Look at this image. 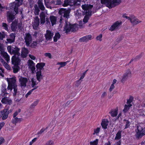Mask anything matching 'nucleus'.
<instances>
[{
	"label": "nucleus",
	"instance_id": "473e14b6",
	"mask_svg": "<svg viewBox=\"0 0 145 145\" xmlns=\"http://www.w3.org/2000/svg\"><path fill=\"white\" fill-rule=\"evenodd\" d=\"M14 97V100L16 102H19L23 97L22 95L21 94L19 95L18 94L15 95Z\"/></svg>",
	"mask_w": 145,
	"mask_h": 145
},
{
	"label": "nucleus",
	"instance_id": "cd10ccee",
	"mask_svg": "<svg viewBox=\"0 0 145 145\" xmlns=\"http://www.w3.org/2000/svg\"><path fill=\"white\" fill-rule=\"evenodd\" d=\"M37 80L40 82L43 78V77L41 74V71H38L36 73Z\"/></svg>",
	"mask_w": 145,
	"mask_h": 145
},
{
	"label": "nucleus",
	"instance_id": "9b49d317",
	"mask_svg": "<svg viewBox=\"0 0 145 145\" xmlns=\"http://www.w3.org/2000/svg\"><path fill=\"white\" fill-rule=\"evenodd\" d=\"M82 7L83 10L86 11V14H88V15H91V9L93 7L92 5H88L85 4L82 5Z\"/></svg>",
	"mask_w": 145,
	"mask_h": 145
},
{
	"label": "nucleus",
	"instance_id": "864d4df0",
	"mask_svg": "<svg viewBox=\"0 0 145 145\" xmlns=\"http://www.w3.org/2000/svg\"><path fill=\"white\" fill-rule=\"evenodd\" d=\"M20 112L21 110L20 109H19L18 111H16L13 114V117H16L18 113H20Z\"/></svg>",
	"mask_w": 145,
	"mask_h": 145
},
{
	"label": "nucleus",
	"instance_id": "c756f323",
	"mask_svg": "<svg viewBox=\"0 0 145 145\" xmlns=\"http://www.w3.org/2000/svg\"><path fill=\"white\" fill-rule=\"evenodd\" d=\"M31 85L32 87L33 88H35L36 87H37V88L38 86H36L38 84V82H37L35 79L33 78H32L31 79Z\"/></svg>",
	"mask_w": 145,
	"mask_h": 145
},
{
	"label": "nucleus",
	"instance_id": "ea45409f",
	"mask_svg": "<svg viewBox=\"0 0 145 145\" xmlns=\"http://www.w3.org/2000/svg\"><path fill=\"white\" fill-rule=\"evenodd\" d=\"M91 15H88V14H87V15H85L83 20V21L84 23H86L88 22V20L89 18V15L90 16Z\"/></svg>",
	"mask_w": 145,
	"mask_h": 145
},
{
	"label": "nucleus",
	"instance_id": "c9c22d12",
	"mask_svg": "<svg viewBox=\"0 0 145 145\" xmlns=\"http://www.w3.org/2000/svg\"><path fill=\"white\" fill-rule=\"evenodd\" d=\"M121 131H118L116 134V136L115 137L114 139L116 140H119L121 138Z\"/></svg>",
	"mask_w": 145,
	"mask_h": 145
},
{
	"label": "nucleus",
	"instance_id": "ddd939ff",
	"mask_svg": "<svg viewBox=\"0 0 145 145\" xmlns=\"http://www.w3.org/2000/svg\"><path fill=\"white\" fill-rule=\"evenodd\" d=\"M131 76V72L130 70L128 69L126 71L125 73L123 76L121 82H122L126 81L129 77H130Z\"/></svg>",
	"mask_w": 145,
	"mask_h": 145
},
{
	"label": "nucleus",
	"instance_id": "bb28decb",
	"mask_svg": "<svg viewBox=\"0 0 145 145\" xmlns=\"http://www.w3.org/2000/svg\"><path fill=\"white\" fill-rule=\"evenodd\" d=\"M52 25L53 26L56 24L57 21V17L54 16H51L50 17Z\"/></svg>",
	"mask_w": 145,
	"mask_h": 145
},
{
	"label": "nucleus",
	"instance_id": "603ef678",
	"mask_svg": "<svg viewBox=\"0 0 145 145\" xmlns=\"http://www.w3.org/2000/svg\"><path fill=\"white\" fill-rule=\"evenodd\" d=\"M54 142L52 140H49L45 144V145H53Z\"/></svg>",
	"mask_w": 145,
	"mask_h": 145
},
{
	"label": "nucleus",
	"instance_id": "2f4dec72",
	"mask_svg": "<svg viewBox=\"0 0 145 145\" xmlns=\"http://www.w3.org/2000/svg\"><path fill=\"white\" fill-rule=\"evenodd\" d=\"M123 123L125 124L124 129H126L129 127L130 125V122L129 121L127 120H124Z\"/></svg>",
	"mask_w": 145,
	"mask_h": 145
},
{
	"label": "nucleus",
	"instance_id": "052dcab7",
	"mask_svg": "<svg viewBox=\"0 0 145 145\" xmlns=\"http://www.w3.org/2000/svg\"><path fill=\"white\" fill-rule=\"evenodd\" d=\"M82 80H77L76 81V86H78L80 84Z\"/></svg>",
	"mask_w": 145,
	"mask_h": 145
},
{
	"label": "nucleus",
	"instance_id": "de8ad7c7",
	"mask_svg": "<svg viewBox=\"0 0 145 145\" xmlns=\"http://www.w3.org/2000/svg\"><path fill=\"white\" fill-rule=\"evenodd\" d=\"M133 99V98L132 96H131L129 99L127 100V104H131V103L132 102Z\"/></svg>",
	"mask_w": 145,
	"mask_h": 145
},
{
	"label": "nucleus",
	"instance_id": "09e8293b",
	"mask_svg": "<svg viewBox=\"0 0 145 145\" xmlns=\"http://www.w3.org/2000/svg\"><path fill=\"white\" fill-rule=\"evenodd\" d=\"M85 37L87 42L89 40L91 39L92 36L91 35H89L85 36Z\"/></svg>",
	"mask_w": 145,
	"mask_h": 145
},
{
	"label": "nucleus",
	"instance_id": "4468645a",
	"mask_svg": "<svg viewBox=\"0 0 145 145\" xmlns=\"http://www.w3.org/2000/svg\"><path fill=\"white\" fill-rule=\"evenodd\" d=\"M19 81L22 87H25L26 86V83L28 81L27 78L25 77L21 76L20 77Z\"/></svg>",
	"mask_w": 145,
	"mask_h": 145
},
{
	"label": "nucleus",
	"instance_id": "9d476101",
	"mask_svg": "<svg viewBox=\"0 0 145 145\" xmlns=\"http://www.w3.org/2000/svg\"><path fill=\"white\" fill-rule=\"evenodd\" d=\"M7 81L8 82V86L10 88L13 89V87L16 86L17 85L16 84V79L13 78H7L6 79Z\"/></svg>",
	"mask_w": 145,
	"mask_h": 145
},
{
	"label": "nucleus",
	"instance_id": "49530a36",
	"mask_svg": "<svg viewBox=\"0 0 145 145\" xmlns=\"http://www.w3.org/2000/svg\"><path fill=\"white\" fill-rule=\"evenodd\" d=\"M68 5H69V0H65L64 3L63 5V6L64 7H67Z\"/></svg>",
	"mask_w": 145,
	"mask_h": 145
},
{
	"label": "nucleus",
	"instance_id": "423d86ee",
	"mask_svg": "<svg viewBox=\"0 0 145 145\" xmlns=\"http://www.w3.org/2000/svg\"><path fill=\"white\" fill-rule=\"evenodd\" d=\"M142 124L139 125L137 126V131H136L135 136L137 139L141 138L145 135V127L142 126Z\"/></svg>",
	"mask_w": 145,
	"mask_h": 145
},
{
	"label": "nucleus",
	"instance_id": "f8f14e48",
	"mask_svg": "<svg viewBox=\"0 0 145 145\" xmlns=\"http://www.w3.org/2000/svg\"><path fill=\"white\" fill-rule=\"evenodd\" d=\"M29 68L31 69V73L33 74L35 72V63L31 60H29L27 62Z\"/></svg>",
	"mask_w": 145,
	"mask_h": 145
},
{
	"label": "nucleus",
	"instance_id": "6e6d98bb",
	"mask_svg": "<svg viewBox=\"0 0 145 145\" xmlns=\"http://www.w3.org/2000/svg\"><path fill=\"white\" fill-rule=\"evenodd\" d=\"M38 6L40 9L42 10H44L45 9V7L43 4L39 5Z\"/></svg>",
	"mask_w": 145,
	"mask_h": 145
},
{
	"label": "nucleus",
	"instance_id": "4be33fe9",
	"mask_svg": "<svg viewBox=\"0 0 145 145\" xmlns=\"http://www.w3.org/2000/svg\"><path fill=\"white\" fill-rule=\"evenodd\" d=\"M28 53V50L25 48H24L22 49L21 54L20 55V57L24 58L26 57Z\"/></svg>",
	"mask_w": 145,
	"mask_h": 145
},
{
	"label": "nucleus",
	"instance_id": "6e6552de",
	"mask_svg": "<svg viewBox=\"0 0 145 145\" xmlns=\"http://www.w3.org/2000/svg\"><path fill=\"white\" fill-rule=\"evenodd\" d=\"M25 44L27 46H29L31 42L32 37L31 35L29 33H26L24 37Z\"/></svg>",
	"mask_w": 145,
	"mask_h": 145
},
{
	"label": "nucleus",
	"instance_id": "e2e57ef3",
	"mask_svg": "<svg viewBox=\"0 0 145 145\" xmlns=\"http://www.w3.org/2000/svg\"><path fill=\"white\" fill-rule=\"evenodd\" d=\"M126 15V14H123V15L122 16V17L123 18H125L126 19H128V20H130L131 19V18H130L129 17H128V16H127Z\"/></svg>",
	"mask_w": 145,
	"mask_h": 145
},
{
	"label": "nucleus",
	"instance_id": "8fccbe9b",
	"mask_svg": "<svg viewBox=\"0 0 145 145\" xmlns=\"http://www.w3.org/2000/svg\"><path fill=\"white\" fill-rule=\"evenodd\" d=\"M5 33L3 32L2 33L0 32V39L3 40L5 37Z\"/></svg>",
	"mask_w": 145,
	"mask_h": 145
},
{
	"label": "nucleus",
	"instance_id": "f3484780",
	"mask_svg": "<svg viewBox=\"0 0 145 145\" xmlns=\"http://www.w3.org/2000/svg\"><path fill=\"white\" fill-rule=\"evenodd\" d=\"M80 0H69V5L71 6H74L75 7L80 5Z\"/></svg>",
	"mask_w": 145,
	"mask_h": 145
},
{
	"label": "nucleus",
	"instance_id": "5fc2aeb1",
	"mask_svg": "<svg viewBox=\"0 0 145 145\" xmlns=\"http://www.w3.org/2000/svg\"><path fill=\"white\" fill-rule=\"evenodd\" d=\"M67 62V61L59 63L58 64L60 65H61V67H64L66 65Z\"/></svg>",
	"mask_w": 145,
	"mask_h": 145
},
{
	"label": "nucleus",
	"instance_id": "69168bd1",
	"mask_svg": "<svg viewBox=\"0 0 145 145\" xmlns=\"http://www.w3.org/2000/svg\"><path fill=\"white\" fill-rule=\"evenodd\" d=\"M102 37V34H100L99 36H97L96 37V39L97 40H99L101 41V39Z\"/></svg>",
	"mask_w": 145,
	"mask_h": 145
},
{
	"label": "nucleus",
	"instance_id": "c85d7f7f",
	"mask_svg": "<svg viewBox=\"0 0 145 145\" xmlns=\"http://www.w3.org/2000/svg\"><path fill=\"white\" fill-rule=\"evenodd\" d=\"M22 119V118H18L17 117H13L12 120V122L13 123H16L18 122H20Z\"/></svg>",
	"mask_w": 145,
	"mask_h": 145
},
{
	"label": "nucleus",
	"instance_id": "a211bd4d",
	"mask_svg": "<svg viewBox=\"0 0 145 145\" xmlns=\"http://www.w3.org/2000/svg\"><path fill=\"white\" fill-rule=\"evenodd\" d=\"M121 22L117 21L115 22L110 27V30L111 31H113L118 28L121 25Z\"/></svg>",
	"mask_w": 145,
	"mask_h": 145
},
{
	"label": "nucleus",
	"instance_id": "5701e85b",
	"mask_svg": "<svg viewBox=\"0 0 145 145\" xmlns=\"http://www.w3.org/2000/svg\"><path fill=\"white\" fill-rule=\"evenodd\" d=\"M40 24H44L45 22V14L44 12H42L40 14Z\"/></svg>",
	"mask_w": 145,
	"mask_h": 145
},
{
	"label": "nucleus",
	"instance_id": "4d7b16f0",
	"mask_svg": "<svg viewBox=\"0 0 145 145\" xmlns=\"http://www.w3.org/2000/svg\"><path fill=\"white\" fill-rule=\"evenodd\" d=\"M100 128L99 127H98L96 129H95L94 130V132L93 134L94 135L95 134L98 133L100 131Z\"/></svg>",
	"mask_w": 145,
	"mask_h": 145
},
{
	"label": "nucleus",
	"instance_id": "0e129e2a",
	"mask_svg": "<svg viewBox=\"0 0 145 145\" xmlns=\"http://www.w3.org/2000/svg\"><path fill=\"white\" fill-rule=\"evenodd\" d=\"M44 55L46 57H47L50 58H51V55L50 53H46Z\"/></svg>",
	"mask_w": 145,
	"mask_h": 145
},
{
	"label": "nucleus",
	"instance_id": "c03bdc74",
	"mask_svg": "<svg viewBox=\"0 0 145 145\" xmlns=\"http://www.w3.org/2000/svg\"><path fill=\"white\" fill-rule=\"evenodd\" d=\"M38 44L37 41H34L31 44V46L32 48H35Z\"/></svg>",
	"mask_w": 145,
	"mask_h": 145
},
{
	"label": "nucleus",
	"instance_id": "f257e3e1",
	"mask_svg": "<svg viewBox=\"0 0 145 145\" xmlns=\"http://www.w3.org/2000/svg\"><path fill=\"white\" fill-rule=\"evenodd\" d=\"M23 0H15L10 5V8L12 10H14V12L10 10L7 12V19L9 22H12L15 18V16L18 13V7L22 4Z\"/></svg>",
	"mask_w": 145,
	"mask_h": 145
},
{
	"label": "nucleus",
	"instance_id": "3c124183",
	"mask_svg": "<svg viewBox=\"0 0 145 145\" xmlns=\"http://www.w3.org/2000/svg\"><path fill=\"white\" fill-rule=\"evenodd\" d=\"M2 26L4 28V29L6 30H8V25L5 23H3Z\"/></svg>",
	"mask_w": 145,
	"mask_h": 145
},
{
	"label": "nucleus",
	"instance_id": "aec40b11",
	"mask_svg": "<svg viewBox=\"0 0 145 145\" xmlns=\"http://www.w3.org/2000/svg\"><path fill=\"white\" fill-rule=\"evenodd\" d=\"M130 21L133 25H136L141 22V21L136 18L134 16L131 17Z\"/></svg>",
	"mask_w": 145,
	"mask_h": 145
},
{
	"label": "nucleus",
	"instance_id": "bf43d9fd",
	"mask_svg": "<svg viewBox=\"0 0 145 145\" xmlns=\"http://www.w3.org/2000/svg\"><path fill=\"white\" fill-rule=\"evenodd\" d=\"M79 41L80 42H86V40L85 39V36L83 37H82L79 40Z\"/></svg>",
	"mask_w": 145,
	"mask_h": 145
},
{
	"label": "nucleus",
	"instance_id": "13d9d810",
	"mask_svg": "<svg viewBox=\"0 0 145 145\" xmlns=\"http://www.w3.org/2000/svg\"><path fill=\"white\" fill-rule=\"evenodd\" d=\"M55 1L56 5H60L62 4L61 0H56Z\"/></svg>",
	"mask_w": 145,
	"mask_h": 145
},
{
	"label": "nucleus",
	"instance_id": "0eeeda50",
	"mask_svg": "<svg viewBox=\"0 0 145 145\" xmlns=\"http://www.w3.org/2000/svg\"><path fill=\"white\" fill-rule=\"evenodd\" d=\"M12 88L8 86L7 88V86L5 84H3L1 86V96L6 97L8 94L12 91Z\"/></svg>",
	"mask_w": 145,
	"mask_h": 145
},
{
	"label": "nucleus",
	"instance_id": "a18cd8bd",
	"mask_svg": "<svg viewBox=\"0 0 145 145\" xmlns=\"http://www.w3.org/2000/svg\"><path fill=\"white\" fill-rule=\"evenodd\" d=\"M37 87L35 88H33L32 89H31V90H30V91H29V92L27 93V94L25 95V97L26 98H27L29 95H30L31 94L32 92L35 89H37Z\"/></svg>",
	"mask_w": 145,
	"mask_h": 145
},
{
	"label": "nucleus",
	"instance_id": "6ab92c4d",
	"mask_svg": "<svg viewBox=\"0 0 145 145\" xmlns=\"http://www.w3.org/2000/svg\"><path fill=\"white\" fill-rule=\"evenodd\" d=\"M18 27L19 29L20 28V26L19 25H18L17 22L16 21L12 22L11 26V28L12 31H16Z\"/></svg>",
	"mask_w": 145,
	"mask_h": 145
},
{
	"label": "nucleus",
	"instance_id": "338daca9",
	"mask_svg": "<svg viewBox=\"0 0 145 145\" xmlns=\"http://www.w3.org/2000/svg\"><path fill=\"white\" fill-rule=\"evenodd\" d=\"M5 68L9 70L10 69V67L9 65L7 64V63H6L5 64L3 65Z\"/></svg>",
	"mask_w": 145,
	"mask_h": 145
},
{
	"label": "nucleus",
	"instance_id": "774afa93",
	"mask_svg": "<svg viewBox=\"0 0 145 145\" xmlns=\"http://www.w3.org/2000/svg\"><path fill=\"white\" fill-rule=\"evenodd\" d=\"M45 130V129L44 128L42 129L40 131L38 132L37 133L38 135H40Z\"/></svg>",
	"mask_w": 145,
	"mask_h": 145
},
{
	"label": "nucleus",
	"instance_id": "f03ea898",
	"mask_svg": "<svg viewBox=\"0 0 145 145\" xmlns=\"http://www.w3.org/2000/svg\"><path fill=\"white\" fill-rule=\"evenodd\" d=\"M7 49L8 52L11 54H14L12 58V64L15 65L19 64L20 62V53L19 52L20 49L17 47H14L8 46Z\"/></svg>",
	"mask_w": 145,
	"mask_h": 145
},
{
	"label": "nucleus",
	"instance_id": "680f3d73",
	"mask_svg": "<svg viewBox=\"0 0 145 145\" xmlns=\"http://www.w3.org/2000/svg\"><path fill=\"white\" fill-rule=\"evenodd\" d=\"M18 66H16V68H13V72L14 73H16L18 72L19 71V69L18 68Z\"/></svg>",
	"mask_w": 145,
	"mask_h": 145
},
{
	"label": "nucleus",
	"instance_id": "2eb2a0df",
	"mask_svg": "<svg viewBox=\"0 0 145 145\" xmlns=\"http://www.w3.org/2000/svg\"><path fill=\"white\" fill-rule=\"evenodd\" d=\"M54 35L53 33L50 30H47L46 33L45 35V37L47 40H48L51 39Z\"/></svg>",
	"mask_w": 145,
	"mask_h": 145
},
{
	"label": "nucleus",
	"instance_id": "7c9ffc66",
	"mask_svg": "<svg viewBox=\"0 0 145 145\" xmlns=\"http://www.w3.org/2000/svg\"><path fill=\"white\" fill-rule=\"evenodd\" d=\"M3 114L2 116V119L3 120H6L8 117V113L6 109H4L3 110Z\"/></svg>",
	"mask_w": 145,
	"mask_h": 145
},
{
	"label": "nucleus",
	"instance_id": "e433bc0d",
	"mask_svg": "<svg viewBox=\"0 0 145 145\" xmlns=\"http://www.w3.org/2000/svg\"><path fill=\"white\" fill-rule=\"evenodd\" d=\"M60 37L61 35L59 33H56L53 38L54 41V42H56L58 39L60 38Z\"/></svg>",
	"mask_w": 145,
	"mask_h": 145
},
{
	"label": "nucleus",
	"instance_id": "7ed1b4c3",
	"mask_svg": "<svg viewBox=\"0 0 145 145\" xmlns=\"http://www.w3.org/2000/svg\"><path fill=\"white\" fill-rule=\"evenodd\" d=\"M78 24H72L67 21H65V24L64 27L63 31H65L66 33L69 32H75L78 30Z\"/></svg>",
	"mask_w": 145,
	"mask_h": 145
},
{
	"label": "nucleus",
	"instance_id": "1a4fd4ad",
	"mask_svg": "<svg viewBox=\"0 0 145 145\" xmlns=\"http://www.w3.org/2000/svg\"><path fill=\"white\" fill-rule=\"evenodd\" d=\"M40 24V19L38 17L36 16L34 18L33 22L32 24L33 29L37 30L39 29V26Z\"/></svg>",
	"mask_w": 145,
	"mask_h": 145
},
{
	"label": "nucleus",
	"instance_id": "79ce46f5",
	"mask_svg": "<svg viewBox=\"0 0 145 145\" xmlns=\"http://www.w3.org/2000/svg\"><path fill=\"white\" fill-rule=\"evenodd\" d=\"M17 85L16 86L13 87V88L14 89V93L13 94V96H15V95H17V93H18L17 89Z\"/></svg>",
	"mask_w": 145,
	"mask_h": 145
},
{
	"label": "nucleus",
	"instance_id": "a19ab883",
	"mask_svg": "<svg viewBox=\"0 0 145 145\" xmlns=\"http://www.w3.org/2000/svg\"><path fill=\"white\" fill-rule=\"evenodd\" d=\"M98 142V139H96L93 141H91L90 142V145H97Z\"/></svg>",
	"mask_w": 145,
	"mask_h": 145
},
{
	"label": "nucleus",
	"instance_id": "58836bf2",
	"mask_svg": "<svg viewBox=\"0 0 145 145\" xmlns=\"http://www.w3.org/2000/svg\"><path fill=\"white\" fill-rule=\"evenodd\" d=\"M132 106L131 104L126 105L125 106V107L123 111L125 112H126L129 109L130 107Z\"/></svg>",
	"mask_w": 145,
	"mask_h": 145
},
{
	"label": "nucleus",
	"instance_id": "412c9836",
	"mask_svg": "<svg viewBox=\"0 0 145 145\" xmlns=\"http://www.w3.org/2000/svg\"><path fill=\"white\" fill-rule=\"evenodd\" d=\"M3 97H4L2 98L1 101L3 103L9 105L12 104V101L11 100L9 99L6 96Z\"/></svg>",
	"mask_w": 145,
	"mask_h": 145
},
{
	"label": "nucleus",
	"instance_id": "393cba45",
	"mask_svg": "<svg viewBox=\"0 0 145 145\" xmlns=\"http://www.w3.org/2000/svg\"><path fill=\"white\" fill-rule=\"evenodd\" d=\"M45 65V63H38L36 65L37 70L41 71V70L43 69Z\"/></svg>",
	"mask_w": 145,
	"mask_h": 145
},
{
	"label": "nucleus",
	"instance_id": "20e7f679",
	"mask_svg": "<svg viewBox=\"0 0 145 145\" xmlns=\"http://www.w3.org/2000/svg\"><path fill=\"white\" fill-rule=\"evenodd\" d=\"M70 10L68 9H66L65 8H61L59 11V13L61 15L59 22L61 24L63 22L64 19H65V21H67L69 18V13Z\"/></svg>",
	"mask_w": 145,
	"mask_h": 145
},
{
	"label": "nucleus",
	"instance_id": "39448f33",
	"mask_svg": "<svg viewBox=\"0 0 145 145\" xmlns=\"http://www.w3.org/2000/svg\"><path fill=\"white\" fill-rule=\"evenodd\" d=\"M101 3L106 5L109 8H111L118 5L121 3L120 0H101Z\"/></svg>",
	"mask_w": 145,
	"mask_h": 145
},
{
	"label": "nucleus",
	"instance_id": "b1692460",
	"mask_svg": "<svg viewBox=\"0 0 145 145\" xmlns=\"http://www.w3.org/2000/svg\"><path fill=\"white\" fill-rule=\"evenodd\" d=\"M1 54L5 59V60L8 63L10 61V57L7 53L5 52H1Z\"/></svg>",
	"mask_w": 145,
	"mask_h": 145
},
{
	"label": "nucleus",
	"instance_id": "72a5a7b5",
	"mask_svg": "<svg viewBox=\"0 0 145 145\" xmlns=\"http://www.w3.org/2000/svg\"><path fill=\"white\" fill-rule=\"evenodd\" d=\"M34 8H35L34 13L35 14L37 15H39L40 10L38 5L37 4H35Z\"/></svg>",
	"mask_w": 145,
	"mask_h": 145
},
{
	"label": "nucleus",
	"instance_id": "a878e982",
	"mask_svg": "<svg viewBox=\"0 0 145 145\" xmlns=\"http://www.w3.org/2000/svg\"><path fill=\"white\" fill-rule=\"evenodd\" d=\"M108 122L107 119H103L102 120L101 125L103 129H105L107 128Z\"/></svg>",
	"mask_w": 145,
	"mask_h": 145
},
{
	"label": "nucleus",
	"instance_id": "37998d69",
	"mask_svg": "<svg viewBox=\"0 0 145 145\" xmlns=\"http://www.w3.org/2000/svg\"><path fill=\"white\" fill-rule=\"evenodd\" d=\"M39 101V100H37L35 101L30 106V108H34L35 106H36L38 104Z\"/></svg>",
	"mask_w": 145,
	"mask_h": 145
},
{
	"label": "nucleus",
	"instance_id": "4c0bfd02",
	"mask_svg": "<svg viewBox=\"0 0 145 145\" xmlns=\"http://www.w3.org/2000/svg\"><path fill=\"white\" fill-rule=\"evenodd\" d=\"M44 1L46 7L47 8L52 9V7L49 4L50 0H44Z\"/></svg>",
	"mask_w": 145,
	"mask_h": 145
},
{
	"label": "nucleus",
	"instance_id": "f704fd0d",
	"mask_svg": "<svg viewBox=\"0 0 145 145\" xmlns=\"http://www.w3.org/2000/svg\"><path fill=\"white\" fill-rule=\"evenodd\" d=\"M109 113L112 117H115L118 114V111L116 109L112 110L110 111L109 112Z\"/></svg>",
	"mask_w": 145,
	"mask_h": 145
},
{
	"label": "nucleus",
	"instance_id": "dca6fc26",
	"mask_svg": "<svg viewBox=\"0 0 145 145\" xmlns=\"http://www.w3.org/2000/svg\"><path fill=\"white\" fill-rule=\"evenodd\" d=\"M16 37V34L14 33H11L9 35V38L7 39V42L12 43L15 41Z\"/></svg>",
	"mask_w": 145,
	"mask_h": 145
}]
</instances>
